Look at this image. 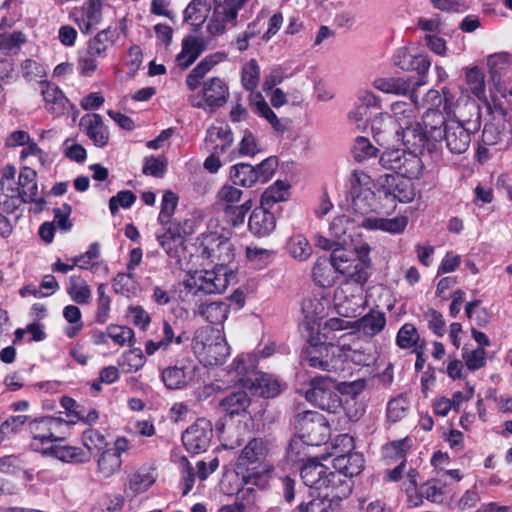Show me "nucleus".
<instances>
[{"mask_svg": "<svg viewBox=\"0 0 512 512\" xmlns=\"http://www.w3.org/2000/svg\"><path fill=\"white\" fill-rule=\"evenodd\" d=\"M83 444L87 448V452L92 455V451H100L107 445L105 436L95 429H87L83 432L82 436Z\"/></svg>", "mask_w": 512, "mask_h": 512, "instance_id": "e2e57ef3", "label": "nucleus"}, {"mask_svg": "<svg viewBox=\"0 0 512 512\" xmlns=\"http://www.w3.org/2000/svg\"><path fill=\"white\" fill-rule=\"evenodd\" d=\"M68 422L61 418L46 416L36 418L29 423V431L32 436L31 446L36 451L47 453L49 447L45 445L64 439L62 428L67 427Z\"/></svg>", "mask_w": 512, "mask_h": 512, "instance_id": "39448f33", "label": "nucleus"}, {"mask_svg": "<svg viewBox=\"0 0 512 512\" xmlns=\"http://www.w3.org/2000/svg\"><path fill=\"white\" fill-rule=\"evenodd\" d=\"M190 372L185 366L167 367L162 372V380L168 389H181L188 383Z\"/></svg>", "mask_w": 512, "mask_h": 512, "instance_id": "a19ab883", "label": "nucleus"}, {"mask_svg": "<svg viewBox=\"0 0 512 512\" xmlns=\"http://www.w3.org/2000/svg\"><path fill=\"white\" fill-rule=\"evenodd\" d=\"M377 191L386 199L400 203L412 202L417 194L415 184L411 180L393 174H384L377 178Z\"/></svg>", "mask_w": 512, "mask_h": 512, "instance_id": "0eeeda50", "label": "nucleus"}, {"mask_svg": "<svg viewBox=\"0 0 512 512\" xmlns=\"http://www.w3.org/2000/svg\"><path fill=\"white\" fill-rule=\"evenodd\" d=\"M393 64L403 71H415L419 78L413 85L411 98L416 103V88L426 84V74L430 69L431 60L425 54L413 55L408 48H399L393 56Z\"/></svg>", "mask_w": 512, "mask_h": 512, "instance_id": "6e6552de", "label": "nucleus"}, {"mask_svg": "<svg viewBox=\"0 0 512 512\" xmlns=\"http://www.w3.org/2000/svg\"><path fill=\"white\" fill-rule=\"evenodd\" d=\"M392 125L399 128H412L414 121L413 110L405 102H395L391 106Z\"/></svg>", "mask_w": 512, "mask_h": 512, "instance_id": "3c124183", "label": "nucleus"}, {"mask_svg": "<svg viewBox=\"0 0 512 512\" xmlns=\"http://www.w3.org/2000/svg\"><path fill=\"white\" fill-rule=\"evenodd\" d=\"M310 386L306 399L322 410L335 413L340 407V399L332 390L333 381L328 377L316 376L310 380Z\"/></svg>", "mask_w": 512, "mask_h": 512, "instance_id": "9b49d317", "label": "nucleus"}, {"mask_svg": "<svg viewBox=\"0 0 512 512\" xmlns=\"http://www.w3.org/2000/svg\"><path fill=\"white\" fill-rule=\"evenodd\" d=\"M278 167V159L275 156H270L263 160L260 164L254 167L259 183H266L274 175Z\"/></svg>", "mask_w": 512, "mask_h": 512, "instance_id": "774afa93", "label": "nucleus"}, {"mask_svg": "<svg viewBox=\"0 0 512 512\" xmlns=\"http://www.w3.org/2000/svg\"><path fill=\"white\" fill-rule=\"evenodd\" d=\"M252 207L251 199L245 200L240 205H228L224 206L223 213L227 223L232 226H240L244 223L246 214Z\"/></svg>", "mask_w": 512, "mask_h": 512, "instance_id": "864d4df0", "label": "nucleus"}, {"mask_svg": "<svg viewBox=\"0 0 512 512\" xmlns=\"http://www.w3.org/2000/svg\"><path fill=\"white\" fill-rule=\"evenodd\" d=\"M48 451L64 462L86 463L90 461V453L79 447L68 445H51Z\"/></svg>", "mask_w": 512, "mask_h": 512, "instance_id": "f704fd0d", "label": "nucleus"}, {"mask_svg": "<svg viewBox=\"0 0 512 512\" xmlns=\"http://www.w3.org/2000/svg\"><path fill=\"white\" fill-rule=\"evenodd\" d=\"M202 257L215 263L213 270L197 271L184 282L187 295L222 293L229 285V273L226 265L234 258V249L228 239H222L214 234L203 240Z\"/></svg>", "mask_w": 512, "mask_h": 512, "instance_id": "f257e3e1", "label": "nucleus"}, {"mask_svg": "<svg viewBox=\"0 0 512 512\" xmlns=\"http://www.w3.org/2000/svg\"><path fill=\"white\" fill-rule=\"evenodd\" d=\"M289 184L278 180L272 186L267 188L261 196V205L270 208L274 204L287 200L289 196Z\"/></svg>", "mask_w": 512, "mask_h": 512, "instance_id": "c03bdc74", "label": "nucleus"}, {"mask_svg": "<svg viewBox=\"0 0 512 512\" xmlns=\"http://www.w3.org/2000/svg\"><path fill=\"white\" fill-rule=\"evenodd\" d=\"M118 36L117 30L107 28L100 31L88 44V54L90 56L102 57L105 55L107 48L112 45Z\"/></svg>", "mask_w": 512, "mask_h": 512, "instance_id": "c9c22d12", "label": "nucleus"}, {"mask_svg": "<svg viewBox=\"0 0 512 512\" xmlns=\"http://www.w3.org/2000/svg\"><path fill=\"white\" fill-rule=\"evenodd\" d=\"M329 468L317 461L316 459H309L301 468L300 475L306 486L323 490L327 488V479Z\"/></svg>", "mask_w": 512, "mask_h": 512, "instance_id": "a211bd4d", "label": "nucleus"}, {"mask_svg": "<svg viewBox=\"0 0 512 512\" xmlns=\"http://www.w3.org/2000/svg\"><path fill=\"white\" fill-rule=\"evenodd\" d=\"M40 84L42 87L41 92L47 108L54 112L62 110L67 99L65 98L60 88L54 84L46 83L43 81H40Z\"/></svg>", "mask_w": 512, "mask_h": 512, "instance_id": "37998d69", "label": "nucleus"}, {"mask_svg": "<svg viewBox=\"0 0 512 512\" xmlns=\"http://www.w3.org/2000/svg\"><path fill=\"white\" fill-rule=\"evenodd\" d=\"M250 405V398L246 391H237L223 398L219 404L221 410L230 417L245 412Z\"/></svg>", "mask_w": 512, "mask_h": 512, "instance_id": "2f4dec72", "label": "nucleus"}, {"mask_svg": "<svg viewBox=\"0 0 512 512\" xmlns=\"http://www.w3.org/2000/svg\"><path fill=\"white\" fill-rule=\"evenodd\" d=\"M192 349L205 366L221 365L230 354V348L224 337L219 331L209 327L196 330Z\"/></svg>", "mask_w": 512, "mask_h": 512, "instance_id": "7ed1b4c3", "label": "nucleus"}, {"mask_svg": "<svg viewBox=\"0 0 512 512\" xmlns=\"http://www.w3.org/2000/svg\"><path fill=\"white\" fill-rule=\"evenodd\" d=\"M213 56L204 58L186 77V85L191 90H196L200 80L217 64Z\"/></svg>", "mask_w": 512, "mask_h": 512, "instance_id": "09e8293b", "label": "nucleus"}, {"mask_svg": "<svg viewBox=\"0 0 512 512\" xmlns=\"http://www.w3.org/2000/svg\"><path fill=\"white\" fill-rule=\"evenodd\" d=\"M385 325V314L374 310L354 322V327H356L359 332L369 337L379 334L384 329Z\"/></svg>", "mask_w": 512, "mask_h": 512, "instance_id": "c756f323", "label": "nucleus"}, {"mask_svg": "<svg viewBox=\"0 0 512 512\" xmlns=\"http://www.w3.org/2000/svg\"><path fill=\"white\" fill-rule=\"evenodd\" d=\"M102 18L100 0H87L83 3L80 15L77 16L76 22L82 33H89L100 23Z\"/></svg>", "mask_w": 512, "mask_h": 512, "instance_id": "5701e85b", "label": "nucleus"}, {"mask_svg": "<svg viewBox=\"0 0 512 512\" xmlns=\"http://www.w3.org/2000/svg\"><path fill=\"white\" fill-rule=\"evenodd\" d=\"M36 171L30 167H24L21 169L18 177V186L14 187L15 196L19 200V206L22 203H33V212L40 213L46 201L43 197H37L38 195V184H37Z\"/></svg>", "mask_w": 512, "mask_h": 512, "instance_id": "ddd939ff", "label": "nucleus"}, {"mask_svg": "<svg viewBox=\"0 0 512 512\" xmlns=\"http://www.w3.org/2000/svg\"><path fill=\"white\" fill-rule=\"evenodd\" d=\"M382 139H384L385 132H389L393 135L398 142L408 149H421L429 148V135L433 130H383Z\"/></svg>", "mask_w": 512, "mask_h": 512, "instance_id": "4be33fe9", "label": "nucleus"}, {"mask_svg": "<svg viewBox=\"0 0 512 512\" xmlns=\"http://www.w3.org/2000/svg\"><path fill=\"white\" fill-rule=\"evenodd\" d=\"M211 5L207 0H192L184 11V19L195 27H200L207 19Z\"/></svg>", "mask_w": 512, "mask_h": 512, "instance_id": "e433bc0d", "label": "nucleus"}, {"mask_svg": "<svg viewBox=\"0 0 512 512\" xmlns=\"http://www.w3.org/2000/svg\"><path fill=\"white\" fill-rule=\"evenodd\" d=\"M383 132L382 130H376L373 136L379 145L386 146L388 149L380 157L381 166L388 170H394L402 178L418 179L424 168L420 157L411 151L391 148V145L382 139Z\"/></svg>", "mask_w": 512, "mask_h": 512, "instance_id": "f03ea898", "label": "nucleus"}, {"mask_svg": "<svg viewBox=\"0 0 512 512\" xmlns=\"http://www.w3.org/2000/svg\"><path fill=\"white\" fill-rule=\"evenodd\" d=\"M213 56L204 58L186 77V85L191 90H196L200 80L217 64Z\"/></svg>", "mask_w": 512, "mask_h": 512, "instance_id": "8fccbe9b", "label": "nucleus"}, {"mask_svg": "<svg viewBox=\"0 0 512 512\" xmlns=\"http://www.w3.org/2000/svg\"><path fill=\"white\" fill-rule=\"evenodd\" d=\"M193 232L190 220L163 225V232L156 234L160 246L170 257H177L184 244V238Z\"/></svg>", "mask_w": 512, "mask_h": 512, "instance_id": "f8f14e48", "label": "nucleus"}, {"mask_svg": "<svg viewBox=\"0 0 512 512\" xmlns=\"http://www.w3.org/2000/svg\"><path fill=\"white\" fill-rule=\"evenodd\" d=\"M122 465V459L117 451L105 450L97 461V475L102 479H108L116 474Z\"/></svg>", "mask_w": 512, "mask_h": 512, "instance_id": "72a5a7b5", "label": "nucleus"}, {"mask_svg": "<svg viewBox=\"0 0 512 512\" xmlns=\"http://www.w3.org/2000/svg\"><path fill=\"white\" fill-rule=\"evenodd\" d=\"M67 293L77 304H88L91 300V289L87 282L80 276H71L67 287Z\"/></svg>", "mask_w": 512, "mask_h": 512, "instance_id": "79ce46f5", "label": "nucleus"}, {"mask_svg": "<svg viewBox=\"0 0 512 512\" xmlns=\"http://www.w3.org/2000/svg\"><path fill=\"white\" fill-rule=\"evenodd\" d=\"M212 437L211 422L200 418L183 432L182 442L189 452L198 454L208 449Z\"/></svg>", "mask_w": 512, "mask_h": 512, "instance_id": "4468645a", "label": "nucleus"}, {"mask_svg": "<svg viewBox=\"0 0 512 512\" xmlns=\"http://www.w3.org/2000/svg\"><path fill=\"white\" fill-rule=\"evenodd\" d=\"M487 65L492 79L499 81L501 74L510 66V56L507 53L490 55L487 59Z\"/></svg>", "mask_w": 512, "mask_h": 512, "instance_id": "052dcab7", "label": "nucleus"}, {"mask_svg": "<svg viewBox=\"0 0 512 512\" xmlns=\"http://www.w3.org/2000/svg\"><path fill=\"white\" fill-rule=\"evenodd\" d=\"M295 427L300 436L307 441H316L315 435L322 429H326L323 417L312 411H305L296 416Z\"/></svg>", "mask_w": 512, "mask_h": 512, "instance_id": "aec40b11", "label": "nucleus"}, {"mask_svg": "<svg viewBox=\"0 0 512 512\" xmlns=\"http://www.w3.org/2000/svg\"><path fill=\"white\" fill-rule=\"evenodd\" d=\"M439 138H444L452 153L465 152L471 141L470 130H436Z\"/></svg>", "mask_w": 512, "mask_h": 512, "instance_id": "473e14b6", "label": "nucleus"}, {"mask_svg": "<svg viewBox=\"0 0 512 512\" xmlns=\"http://www.w3.org/2000/svg\"><path fill=\"white\" fill-rule=\"evenodd\" d=\"M267 453V447L265 442L260 438H254L250 440L240 455V461H247L249 463H255L262 460Z\"/></svg>", "mask_w": 512, "mask_h": 512, "instance_id": "6e6d98bb", "label": "nucleus"}, {"mask_svg": "<svg viewBox=\"0 0 512 512\" xmlns=\"http://www.w3.org/2000/svg\"><path fill=\"white\" fill-rule=\"evenodd\" d=\"M337 272L334 270L328 258L322 257L317 259L312 276L315 283L320 287H330L334 284Z\"/></svg>", "mask_w": 512, "mask_h": 512, "instance_id": "58836bf2", "label": "nucleus"}, {"mask_svg": "<svg viewBox=\"0 0 512 512\" xmlns=\"http://www.w3.org/2000/svg\"><path fill=\"white\" fill-rule=\"evenodd\" d=\"M332 343L310 346L302 354V360L310 367L327 372H340L342 364L332 356Z\"/></svg>", "mask_w": 512, "mask_h": 512, "instance_id": "2eb2a0df", "label": "nucleus"}, {"mask_svg": "<svg viewBox=\"0 0 512 512\" xmlns=\"http://www.w3.org/2000/svg\"><path fill=\"white\" fill-rule=\"evenodd\" d=\"M229 96V87L220 77H212L203 83V101L210 110L224 106Z\"/></svg>", "mask_w": 512, "mask_h": 512, "instance_id": "dca6fc26", "label": "nucleus"}, {"mask_svg": "<svg viewBox=\"0 0 512 512\" xmlns=\"http://www.w3.org/2000/svg\"><path fill=\"white\" fill-rule=\"evenodd\" d=\"M268 209L260 205L252 211L249 217V230L256 237L268 236L276 227L275 217Z\"/></svg>", "mask_w": 512, "mask_h": 512, "instance_id": "6ab92c4d", "label": "nucleus"}, {"mask_svg": "<svg viewBox=\"0 0 512 512\" xmlns=\"http://www.w3.org/2000/svg\"><path fill=\"white\" fill-rule=\"evenodd\" d=\"M378 149L365 137H357L353 146L355 160L362 162L376 155Z\"/></svg>", "mask_w": 512, "mask_h": 512, "instance_id": "0e129e2a", "label": "nucleus"}, {"mask_svg": "<svg viewBox=\"0 0 512 512\" xmlns=\"http://www.w3.org/2000/svg\"><path fill=\"white\" fill-rule=\"evenodd\" d=\"M260 67L255 59L249 60L242 67L241 84L247 91L253 92L259 84Z\"/></svg>", "mask_w": 512, "mask_h": 512, "instance_id": "5fc2aeb1", "label": "nucleus"}, {"mask_svg": "<svg viewBox=\"0 0 512 512\" xmlns=\"http://www.w3.org/2000/svg\"><path fill=\"white\" fill-rule=\"evenodd\" d=\"M265 148V144L251 131H245L240 143H239V154L242 156L253 157L256 154L262 152Z\"/></svg>", "mask_w": 512, "mask_h": 512, "instance_id": "bf43d9fd", "label": "nucleus"}, {"mask_svg": "<svg viewBox=\"0 0 512 512\" xmlns=\"http://www.w3.org/2000/svg\"><path fill=\"white\" fill-rule=\"evenodd\" d=\"M16 169L13 166H7L4 169L0 181V206L7 212L13 213L19 208V200L15 196V178Z\"/></svg>", "mask_w": 512, "mask_h": 512, "instance_id": "f3484780", "label": "nucleus"}, {"mask_svg": "<svg viewBox=\"0 0 512 512\" xmlns=\"http://www.w3.org/2000/svg\"><path fill=\"white\" fill-rule=\"evenodd\" d=\"M355 228L354 221L346 215L337 216L333 219L329 226V232L342 245L347 243V239L351 238L350 231Z\"/></svg>", "mask_w": 512, "mask_h": 512, "instance_id": "a18cd8bd", "label": "nucleus"}, {"mask_svg": "<svg viewBox=\"0 0 512 512\" xmlns=\"http://www.w3.org/2000/svg\"><path fill=\"white\" fill-rule=\"evenodd\" d=\"M512 141V130H482L481 148L499 146V150L507 148Z\"/></svg>", "mask_w": 512, "mask_h": 512, "instance_id": "de8ad7c7", "label": "nucleus"}, {"mask_svg": "<svg viewBox=\"0 0 512 512\" xmlns=\"http://www.w3.org/2000/svg\"><path fill=\"white\" fill-rule=\"evenodd\" d=\"M232 142L231 130H207L205 144L211 152L223 154L231 146Z\"/></svg>", "mask_w": 512, "mask_h": 512, "instance_id": "4c0bfd02", "label": "nucleus"}, {"mask_svg": "<svg viewBox=\"0 0 512 512\" xmlns=\"http://www.w3.org/2000/svg\"><path fill=\"white\" fill-rule=\"evenodd\" d=\"M154 482L155 477L148 469L141 468L137 470L129 476L128 484L124 490L125 497L134 498L136 495L148 490Z\"/></svg>", "mask_w": 512, "mask_h": 512, "instance_id": "bb28decb", "label": "nucleus"}, {"mask_svg": "<svg viewBox=\"0 0 512 512\" xmlns=\"http://www.w3.org/2000/svg\"><path fill=\"white\" fill-rule=\"evenodd\" d=\"M288 251L293 258L299 261H305L312 254V246L305 237L296 235L290 238Z\"/></svg>", "mask_w": 512, "mask_h": 512, "instance_id": "13d9d810", "label": "nucleus"}, {"mask_svg": "<svg viewBox=\"0 0 512 512\" xmlns=\"http://www.w3.org/2000/svg\"><path fill=\"white\" fill-rule=\"evenodd\" d=\"M465 78L471 93L480 100L486 99L485 76L483 71L477 66L467 68Z\"/></svg>", "mask_w": 512, "mask_h": 512, "instance_id": "49530a36", "label": "nucleus"}, {"mask_svg": "<svg viewBox=\"0 0 512 512\" xmlns=\"http://www.w3.org/2000/svg\"><path fill=\"white\" fill-rule=\"evenodd\" d=\"M420 336L416 327L412 323H405L398 331L396 344L401 349H410L419 347ZM422 349V346H420Z\"/></svg>", "mask_w": 512, "mask_h": 512, "instance_id": "603ef678", "label": "nucleus"}, {"mask_svg": "<svg viewBox=\"0 0 512 512\" xmlns=\"http://www.w3.org/2000/svg\"><path fill=\"white\" fill-rule=\"evenodd\" d=\"M333 467L339 474L352 478L361 473L364 468V458L361 453L348 452L333 459Z\"/></svg>", "mask_w": 512, "mask_h": 512, "instance_id": "b1692460", "label": "nucleus"}, {"mask_svg": "<svg viewBox=\"0 0 512 512\" xmlns=\"http://www.w3.org/2000/svg\"><path fill=\"white\" fill-rule=\"evenodd\" d=\"M113 288L117 294L129 296L136 290V282L132 272L118 273L113 279Z\"/></svg>", "mask_w": 512, "mask_h": 512, "instance_id": "680f3d73", "label": "nucleus"}, {"mask_svg": "<svg viewBox=\"0 0 512 512\" xmlns=\"http://www.w3.org/2000/svg\"><path fill=\"white\" fill-rule=\"evenodd\" d=\"M413 85L410 78L404 77L377 78L373 81L375 89L395 95H406L410 91L413 92Z\"/></svg>", "mask_w": 512, "mask_h": 512, "instance_id": "c85d7f7f", "label": "nucleus"}, {"mask_svg": "<svg viewBox=\"0 0 512 512\" xmlns=\"http://www.w3.org/2000/svg\"><path fill=\"white\" fill-rule=\"evenodd\" d=\"M136 201V195L129 190L118 192L115 196L109 200V209L113 215H115L119 208H130Z\"/></svg>", "mask_w": 512, "mask_h": 512, "instance_id": "69168bd1", "label": "nucleus"}, {"mask_svg": "<svg viewBox=\"0 0 512 512\" xmlns=\"http://www.w3.org/2000/svg\"><path fill=\"white\" fill-rule=\"evenodd\" d=\"M377 188V181L366 174L364 171L354 170L350 176V207L360 215H366L377 208L376 194L374 188Z\"/></svg>", "mask_w": 512, "mask_h": 512, "instance_id": "20e7f679", "label": "nucleus"}, {"mask_svg": "<svg viewBox=\"0 0 512 512\" xmlns=\"http://www.w3.org/2000/svg\"><path fill=\"white\" fill-rule=\"evenodd\" d=\"M204 42L201 38L188 37L182 42V50L176 61L182 69L188 68L204 51Z\"/></svg>", "mask_w": 512, "mask_h": 512, "instance_id": "cd10ccee", "label": "nucleus"}, {"mask_svg": "<svg viewBox=\"0 0 512 512\" xmlns=\"http://www.w3.org/2000/svg\"><path fill=\"white\" fill-rule=\"evenodd\" d=\"M230 177L234 185L252 187L259 183L254 166L246 163H239L232 166Z\"/></svg>", "mask_w": 512, "mask_h": 512, "instance_id": "ea45409f", "label": "nucleus"}, {"mask_svg": "<svg viewBox=\"0 0 512 512\" xmlns=\"http://www.w3.org/2000/svg\"><path fill=\"white\" fill-rule=\"evenodd\" d=\"M468 123H470V120L461 117H448L445 111L443 113L434 108H428L422 117L424 128H454L453 124H457V128H464Z\"/></svg>", "mask_w": 512, "mask_h": 512, "instance_id": "393cba45", "label": "nucleus"}, {"mask_svg": "<svg viewBox=\"0 0 512 512\" xmlns=\"http://www.w3.org/2000/svg\"><path fill=\"white\" fill-rule=\"evenodd\" d=\"M178 204V197L175 193L170 190L164 192L161 202V210L158 216V221L162 225L168 223L180 222L179 220H173L172 216L176 210Z\"/></svg>", "mask_w": 512, "mask_h": 512, "instance_id": "4d7b16f0", "label": "nucleus"}, {"mask_svg": "<svg viewBox=\"0 0 512 512\" xmlns=\"http://www.w3.org/2000/svg\"><path fill=\"white\" fill-rule=\"evenodd\" d=\"M247 382L250 383L249 388L253 393L261 397L273 398L281 392V385L278 380L268 374L255 373Z\"/></svg>", "mask_w": 512, "mask_h": 512, "instance_id": "a878e982", "label": "nucleus"}, {"mask_svg": "<svg viewBox=\"0 0 512 512\" xmlns=\"http://www.w3.org/2000/svg\"><path fill=\"white\" fill-rule=\"evenodd\" d=\"M408 224L406 216H397L394 218H367L365 226L372 230H381L390 234L402 233Z\"/></svg>", "mask_w": 512, "mask_h": 512, "instance_id": "7c9ffc66", "label": "nucleus"}, {"mask_svg": "<svg viewBox=\"0 0 512 512\" xmlns=\"http://www.w3.org/2000/svg\"><path fill=\"white\" fill-rule=\"evenodd\" d=\"M353 256L352 251L340 245L334 249L328 260L337 273L346 275L354 283L364 285L369 278V273H365L362 268L365 267V264L356 263Z\"/></svg>", "mask_w": 512, "mask_h": 512, "instance_id": "1a4fd4ad", "label": "nucleus"}, {"mask_svg": "<svg viewBox=\"0 0 512 512\" xmlns=\"http://www.w3.org/2000/svg\"><path fill=\"white\" fill-rule=\"evenodd\" d=\"M248 0H213L214 10L207 25L212 36L224 33L227 24H236L238 11Z\"/></svg>", "mask_w": 512, "mask_h": 512, "instance_id": "9d476101", "label": "nucleus"}, {"mask_svg": "<svg viewBox=\"0 0 512 512\" xmlns=\"http://www.w3.org/2000/svg\"><path fill=\"white\" fill-rule=\"evenodd\" d=\"M230 306L225 301L200 303L193 311L194 316H201L205 321L214 324H222L228 317Z\"/></svg>", "mask_w": 512, "mask_h": 512, "instance_id": "412c9836", "label": "nucleus"}, {"mask_svg": "<svg viewBox=\"0 0 512 512\" xmlns=\"http://www.w3.org/2000/svg\"><path fill=\"white\" fill-rule=\"evenodd\" d=\"M331 354L341 361L342 369L340 371H344L345 364L349 362L358 366H370L376 360L371 346L355 339L348 343L344 338L342 343L332 345Z\"/></svg>", "mask_w": 512, "mask_h": 512, "instance_id": "423d86ee", "label": "nucleus"}, {"mask_svg": "<svg viewBox=\"0 0 512 512\" xmlns=\"http://www.w3.org/2000/svg\"><path fill=\"white\" fill-rule=\"evenodd\" d=\"M243 195L242 190L232 185H224L217 192L218 203L224 208L228 205H236Z\"/></svg>", "mask_w": 512, "mask_h": 512, "instance_id": "338daca9", "label": "nucleus"}]
</instances>
